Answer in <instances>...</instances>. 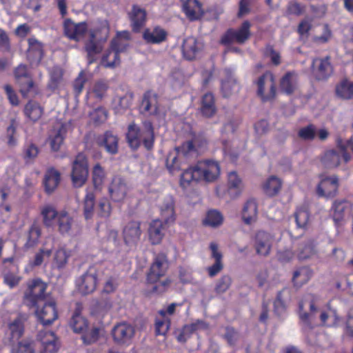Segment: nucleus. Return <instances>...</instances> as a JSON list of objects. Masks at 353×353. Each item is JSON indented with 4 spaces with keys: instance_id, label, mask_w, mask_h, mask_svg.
<instances>
[{
    "instance_id": "6e6552de",
    "label": "nucleus",
    "mask_w": 353,
    "mask_h": 353,
    "mask_svg": "<svg viewBox=\"0 0 353 353\" xmlns=\"http://www.w3.org/2000/svg\"><path fill=\"white\" fill-rule=\"evenodd\" d=\"M14 76L20 85V92L23 97L33 96L37 93L33 81L32 80L28 67L25 64H19L14 70Z\"/></svg>"
},
{
    "instance_id": "39448f33",
    "label": "nucleus",
    "mask_w": 353,
    "mask_h": 353,
    "mask_svg": "<svg viewBox=\"0 0 353 353\" xmlns=\"http://www.w3.org/2000/svg\"><path fill=\"white\" fill-rule=\"evenodd\" d=\"M99 272L95 266L88 269L76 279V287L82 294L92 293L97 288Z\"/></svg>"
},
{
    "instance_id": "c9c22d12",
    "label": "nucleus",
    "mask_w": 353,
    "mask_h": 353,
    "mask_svg": "<svg viewBox=\"0 0 353 353\" xmlns=\"http://www.w3.org/2000/svg\"><path fill=\"white\" fill-rule=\"evenodd\" d=\"M166 36V32L159 27L146 29L143 34L144 40L148 43H160L165 40Z\"/></svg>"
},
{
    "instance_id": "5701e85b",
    "label": "nucleus",
    "mask_w": 353,
    "mask_h": 353,
    "mask_svg": "<svg viewBox=\"0 0 353 353\" xmlns=\"http://www.w3.org/2000/svg\"><path fill=\"white\" fill-rule=\"evenodd\" d=\"M182 10L190 21L199 19L204 14L199 0H180Z\"/></svg>"
},
{
    "instance_id": "3c124183",
    "label": "nucleus",
    "mask_w": 353,
    "mask_h": 353,
    "mask_svg": "<svg viewBox=\"0 0 353 353\" xmlns=\"http://www.w3.org/2000/svg\"><path fill=\"white\" fill-rule=\"evenodd\" d=\"M70 327L76 333H82L88 327L87 321L78 312H75L70 323Z\"/></svg>"
},
{
    "instance_id": "8fccbe9b",
    "label": "nucleus",
    "mask_w": 353,
    "mask_h": 353,
    "mask_svg": "<svg viewBox=\"0 0 353 353\" xmlns=\"http://www.w3.org/2000/svg\"><path fill=\"white\" fill-rule=\"evenodd\" d=\"M95 196L93 192H88L83 202V214L86 220L90 219L94 215Z\"/></svg>"
},
{
    "instance_id": "412c9836",
    "label": "nucleus",
    "mask_w": 353,
    "mask_h": 353,
    "mask_svg": "<svg viewBox=\"0 0 353 353\" xmlns=\"http://www.w3.org/2000/svg\"><path fill=\"white\" fill-rule=\"evenodd\" d=\"M350 204L346 199L335 200L330 210V214L336 226L339 227L344 223L345 213L350 210Z\"/></svg>"
},
{
    "instance_id": "dca6fc26",
    "label": "nucleus",
    "mask_w": 353,
    "mask_h": 353,
    "mask_svg": "<svg viewBox=\"0 0 353 353\" xmlns=\"http://www.w3.org/2000/svg\"><path fill=\"white\" fill-rule=\"evenodd\" d=\"M159 208L161 219L165 223H172L176 219L175 201L172 195H165L161 199Z\"/></svg>"
},
{
    "instance_id": "6e6d98bb",
    "label": "nucleus",
    "mask_w": 353,
    "mask_h": 353,
    "mask_svg": "<svg viewBox=\"0 0 353 353\" xmlns=\"http://www.w3.org/2000/svg\"><path fill=\"white\" fill-rule=\"evenodd\" d=\"M105 172L104 169L99 164H96L92 170V182L96 189H100L105 181Z\"/></svg>"
},
{
    "instance_id": "6ab92c4d",
    "label": "nucleus",
    "mask_w": 353,
    "mask_h": 353,
    "mask_svg": "<svg viewBox=\"0 0 353 353\" xmlns=\"http://www.w3.org/2000/svg\"><path fill=\"white\" fill-rule=\"evenodd\" d=\"M112 334L116 343L128 344L134 335V328L128 323H119L113 327Z\"/></svg>"
},
{
    "instance_id": "4d7b16f0",
    "label": "nucleus",
    "mask_w": 353,
    "mask_h": 353,
    "mask_svg": "<svg viewBox=\"0 0 353 353\" xmlns=\"http://www.w3.org/2000/svg\"><path fill=\"white\" fill-rule=\"evenodd\" d=\"M336 145L343 153L344 163H347L350 160V155L347 151L350 149L353 152V138H350L347 140L339 139L336 141Z\"/></svg>"
},
{
    "instance_id": "864d4df0",
    "label": "nucleus",
    "mask_w": 353,
    "mask_h": 353,
    "mask_svg": "<svg viewBox=\"0 0 353 353\" xmlns=\"http://www.w3.org/2000/svg\"><path fill=\"white\" fill-rule=\"evenodd\" d=\"M97 35V31L96 30L90 31V40L86 43L85 48L88 55H96L99 54L102 48L98 45L94 39H96Z\"/></svg>"
},
{
    "instance_id": "a18cd8bd",
    "label": "nucleus",
    "mask_w": 353,
    "mask_h": 353,
    "mask_svg": "<svg viewBox=\"0 0 353 353\" xmlns=\"http://www.w3.org/2000/svg\"><path fill=\"white\" fill-rule=\"evenodd\" d=\"M312 274V272L309 268H301L294 272L292 282L296 287L299 288L310 280Z\"/></svg>"
},
{
    "instance_id": "37998d69",
    "label": "nucleus",
    "mask_w": 353,
    "mask_h": 353,
    "mask_svg": "<svg viewBox=\"0 0 353 353\" xmlns=\"http://www.w3.org/2000/svg\"><path fill=\"white\" fill-rule=\"evenodd\" d=\"M118 137L112 132H106L103 134L100 144L104 146L108 153L114 154L118 152Z\"/></svg>"
},
{
    "instance_id": "49530a36",
    "label": "nucleus",
    "mask_w": 353,
    "mask_h": 353,
    "mask_svg": "<svg viewBox=\"0 0 353 353\" xmlns=\"http://www.w3.org/2000/svg\"><path fill=\"white\" fill-rule=\"evenodd\" d=\"M281 181L275 176L269 177L263 184V190L266 194L272 196L276 195L281 188Z\"/></svg>"
},
{
    "instance_id": "f704fd0d",
    "label": "nucleus",
    "mask_w": 353,
    "mask_h": 353,
    "mask_svg": "<svg viewBox=\"0 0 353 353\" xmlns=\"http://www.w3.org/2000/svg\"><path fill=\"white\" fill-rule=\"evenodd\" d=\"M12 258H8L3 260L4 263H6L7 262L10 263V270L12 272L5 271L3 274V281L10 288H13L18 285L21 279V277L16 273L18 268L12 263Z\"/></svg>"
},
{
    "instance_id": "052dcab7",
    "label": "nucleus",
    "mask_w": 353,
    "mask_h": 353,
    "mask_svg": "<svg viewBox=\"0 0 353 353\" xmlns=\"http://www.w3.org/2000/svg\"><path fill=\"white\" fill-rule=\"evenodd\" d=\"M221 88L225 97L230 96L233 92L239 90V85L236 79L230 77L227 80L222 81Z\"/></svg>"
},
{
    "instance_id": "bf43d9fd",
    "label": "nucleus",
    "mask_w": 353,
    "mask_h": 353,
    "mask_svg": "<svg viewBox=\"0 0 353 353\" xmlns=\"http://www.w3.org/2000/svg\"><path fill=\"white\" fill-rule=\"evenodd\" d=\"M52 254L50 249L41 248L35 254L33 259L30 261V265L32 267L41 265L45 261L46 259H48Z\"/></svg>"
},
{
    "instance_id": "a211bd4d",
    "label": "nucleus",
    "mask_w": 353,
    "mask_h": 353,
    "mask_svg": "<svg viewBox=\"0 0 353 353\" xmlns=\"http://www.w3.org/2000/svg\"><path fill=\"white\" fill-rule=\"evenodd\" d=\"M130 188L125 180L120 176L113 178L109 185V193L111 199L115 202L123 201L128 192Z\"/></svg>"
},
{
    "instance_id": "4be33fe9",
    "label": "nucleus",
    "mask_w": 353,
    "mask_h": 353,
    "mask_svg": "<svg viewBox=\"0 0 353 353\" xmlns=\"http://www.w3.org/2000/svg\"><path fill=\"white\" fill-rule=\"evenodd\" d=\"M141 111L150 115L159 114L158 95L152 91H147L144 93L141 103Z\"/></svg>"
},
{
    "instance_id": "9d476101",
    "label": "nucleus",
    "mask_w": 353,
    "mask_h": 353,
    "mask_svg": "<svg viewBox=\"0 0 353 353\" xmlns=\"http://www.w3.org/2000/svg\"><path fill=\"white\" fill-rule=\"evenodd\" d=\"M168 257L164 253L158 254L154 259L150 270L147 274V281L156 283L161 277L165 275L168 269Z\"/></svg>"
},
{
    "instance_id": "4c0bfd02",
    "label": "nucleus",
    "mask_w": 353,
    "mask_h": 353,
    "mask_svg": "<svg viewBox=\"0 0 353 353\" xmlns=\"http://www.w3.org/2000/svg\"><path fill=\"white\" fill-rule=\"evenodd\" d=\"M297 74L294 72H288L281 80V89L287 94H291L297 88Z\"/></svg>"
},
{
    "instance_id": "f3484780",
    "label": "nucleus",
    "mask_w": 353,
    "mask_h": 353,
    "mask_svg": "<svg viewBox=\"0 0 353 353\" xmlns=\"http://www.w3.org/2000/svg\"><path fill=\"white\" fill-rule=\"evenodd\" d=\"M65 35L71 40L80 41L88 30V25L85 22L74 23L70 19H67L63 23Z\"/></svg>"
},
{
    "instance_id": "aec40b11",
    "label": "nucleus",
    "mask_w": 353,
    "mask_h": 353,
    "mask_svg": "<svg viewBox=\"0 0 353 353\" xmlns=\"http://www.w3.org/2000/svg\"><path fill=\"white\" fill-rule=\"evenodd\" d=\"M339 179L336 176L323 179L317 187L319 196L325 198H332L338 192Z\"/></svg>"
},
{
    "instance_id": "9b49d317",
    "label": "nucleus",
    "mask_w": 353,
    "mask_h": 353,
    "mask_svg": "<svg viewBox=\"0 0 353 353\" xmlns=\"http://www.w3.org/2000/svg\"><path fill=\"white\" fill-rule=\"evenodd\" d=\"M250 27L251 23L248 21H245L238 29H229L222 37L221 43L225 45L234 42L239 44L244 43L251 36Z\"/></svg>"
},
{
    "instance_id": "c85d7f7f",
    "label": "nucleus",
    "mask_w": 353,
    "mask_h": 353,
    "mask_svg": "<svg viewBox=\"0 0 353 353\" xmlns=\"http://www.w3.org/2000/svg\"><path fill=\"white\" fill-rule=\"evenodd\" d=\"M23 333V320L22 317L18 316L12 322L9 323L6 331V336L9 342L17 341Z\"/></svg>"
},
{
    "instance_id": "13d9d810",
    "label": "nucleus",
    "mask_w": 353,
    "mask_h": 353,
    "mask_svg": "<svg viewBox=\"0 0 353 353\" xmlns=\"http://www.w3.org/2000/svg\"><path fill=\"white\" fill-rule=\"evenodd\" d=\"M39 153V148L32 143H28L24 145L23 154L26 163L32 162Z\"/></svg>"
},
{
    "instance_id": "393cba45",
    "label": "nucleus",
    "mask_w": 353,
    "mask_h": 353,
    "mask_svg": "<svg viewBox=\"0 0 353 353\" xmlns=\"http://www.w3.org/2000/svg\"><path fill=\"white\" fill-rule=\"evenodd\" d=\"M343 161L344 162L343 153L338 147L337 149H330L325 151L321 159L323 167L329 169L338 167Z\"/></svg>"
},
{
    "instance_id": "20e7f679",
    "label": "nucleus",
    "mask_w": 353,
    "mask_h": 353,
    "mask_svg": "<svg viewBox=\"0 0 353 353\" xmlns=\"http://www.w3.org/2000/svg\"><path fill=\"white\" fill-rule=\"evenodd\" d=\"M319 297L312 294H305L299 302V318L309 328H311L310 323L319 311Z\"/></svg>"
},
{
    "instance_id": "f257e3e1",
    "label": "nucleus",
    "mask_w": 353,
    "mask_h": 353,
    "mask_svg": "<svg viewBox=\"0 0 353 353\" xmlns=\"http://www.w3.org/2000/svg\"><path fill=\"white\" fill-rule=\"evenodd\" d=\"M219 174L220 166L218 162L212 160L200 161L194 166L185 169L181 173L180 184L181 187L186 188L192 182H213L218 179Z\"/></svg>"
},
{
    "instance_id": "c756f323",
    "label": "nucleus",
    "mask_w": 353,
    "mask_h": 353,
    "mask_svg": "<svg viewBox=\"0 0 353 353\" xmlns=\"http://www.w3.org/2000/svg\"><path fill=\"white\" fill-rule=\"evenodd\" d=\"M61 179L59 171L52 168L48 169L44 176L43 185L45 190L48 194H51L54 191L59 184Z\"/></svg>"
},
{
    "instance_id": "e433bc0d",
    "label": "nucleus",
    "mask_w": 353,
    "mask_h": 353,
    "mask_svg": "<svg viewBox=\"0 0 353 353\" xmlns=\"http://www.w3.org/2000/svg\"><path fill=\"white\" fill-rule=\"evenodd\" d=\"M57 226L59 232L63 234H70L74 224L72 217L66 212L62 211L57 215Z\"/></svg>"
},
{
    "instance_id": "ea45409f",
    "label": "nucleus",
    "mask_w": 353,
    "mask_h": 353,
    "mask_svg": "<svg viewBox=\"0 0 353 353\" xmlns=\"http://www.w3.org/2000/svg\"><path fill=\"white\" fill-rule=\"evenodd\" d=\"M70 253L63 248L57 249L53 256L52 268L58 270H63L66 266Z\"/></svg>"
},
{
    "instance_id": "bb28decb",
    "label": "nucleus",
    "mask_w": 353,
    "mask_h": 353,
    "mask_svg": "<svg viewBox=\"0 0 353 353\" xmlns=\"http://www.w3.org/2000/svg\"><path fill=\"white\" fill-rule=\"evenodd\" d=\"M163 220L155 219L151 221L148 228L149 239L152 244H159L165 236V225Z\"/></svg>"
},
{
    "instance_id": "e2e57ef3",
    "label": "nucleus",
    "mask_w": 353,
    "mask_h": 353,
    "mask_svg": "<svg viewBox=\"0 0 353 353\" xmlns=\"http://www.w3.org/2000/svg\"><path fill=\"white\" fill-rule=\"evenodd\" d=\"M315 254L316 250L313 242L309 241L300 249L298 253V258L299 260H306L312 257Z\"/></svg>"
},
{
    "instance_id": "680f3d73",
    "label": "nucleus",
    "mask_w": 353,
    "mask_h": 353,
    "mask_svg": "<svg viewBox=\"0 0 353 353\" xmlns=\"http://www.w3.org/2000/svg\"><path fill=\"white\" fill-rule=\"evenodd\" d=\"M295 220L297 227L305 228L309 221V213L305 208H299L295 212Z\"/></svg>"
},
{
    "instance_id": "f8f14e48",
    "label": "nucleus",
    "mask_w": 353,
    "mask_h": 353,
    "mask_svg": "<svg viewBox=\"0 0 353 353\" xmlns=\"http://www.w3.org/2000/svg\"><path fill=\"white\" fill-rule=\"evenodd\" d=\"M257 94L263 101L272 99L276 94L275 83L272 74L266 72L257 81Z\"/></svg>"
},
{
    "instance_id": "2f4dec72",
    "label": "nucleus",
    "mask_w": 353,
    "mask_h": 353,
    "mask_svg": "<svg viewBox=\"0 0 353 353\" xmlns=\"http://www.w3.org/2000/svg\"><path fill=\"white\" fill-rule=\"evenodd\" d=\"M28 49L27 56L32 61H40L43 58V50L42 43L34 37L28 39Z\"/></svg>"
},
{
    "instance_id": "79ce46f5",
    "label": "nucleus",
    "mask_w": 353,
    "mask_h": 353,
    "mask_svg": "<svg viewBox=\"0 0 353 353\" xmlns=\"http://www.w3.org/2000/svg\"><path fill=\"white\" fill-rule=\"evenodd\" d=\"M23 112L30 120L37 121L41 117L43 109L38 103L30 101L25 105Z\"/></svg>"
},
{
    "instance_id": "c03bdc74",
    "label": "nucleus",
    "mask_w": 353,
    "mask_h": 353,
    "mask_svg": "<svg viewBox=\"0 0 353 353\" xmlns=\"http://www.w3.org/2000/svg\"><path fill=\"white\" fill-rule=\"evenodd\" d=\"M228 191L233 196H238L243 190L241 179L235 172H230L228 174Z\"/></svg>"
},
{
    "instance_id": "473e14b6",
    "label": "nucleus",
    "mask_w": 353,
    "mask_h": 353,
    "mask_svg": "<svg viewBox=\"0 0 353 353\" xmlns=\"http://www.w3.org/2000/svg\"><path fill=\"white\" fill-rule=\"evenodd\" d=\"M242 219L247 225L256 222L257 219V205L254 200H248L242 210Z\"/></svg>"
},
{
    "instance_id": "2eb2a0df",
    "label": "nucleus",
    "mask_w": 353,
    "mask_h": 353,
    "mask_svg": "<svg viewBox=\"0 0 353 353\" xmlns=\"http://www.w3.org/2000/svg\"><path fill=\"white\" fill-rule=\"evenodd\" d=\"M142 230L141 222L132 221L128 222L123 230V237L125 244L132 248H135L141 239Z\"/></svg>"
},
{
    "instance_id": "774afa93",
    "label": "nucleus",
    "mask_w": 353,
    "mask_h": 353,
    "mask_svg": "<svg viewBox=\"0 0 353 353\" xmlns=\"http://www.w3.org/2000/svg\"><path fill=\"white\" fill-rule=\"evenodd\" d=\"M316 128L313 125H308L306 127L302 128L298 132L299 137L305 141L313 140L316 136Z\"/></svg>"
},
{
    "instance_id": "7c9ffc66",
    "label": "nucleus",
    "mask_w": 353,
    "mask_h": 353,
    "mask_svg": "<svg viewBox=\"0 0 353 353\" xmlns=\"http://www.w3.org/2000/svg\"><path fill=\"white\" fill-rule=\"evenodd\" d=\"M200 111L201 114L207 118H210L216 114V108L214 97L212 93H206L202 97Z\"/></svg>"
},
{
    "instance_id": "69168bd1",
    "label": "nucleus",
    "mask_w": 353,
    "mask_h": 353,
    "mask_svg": "<svg viewBox=\"0 0 353 353\" xmlns=\"http://www.w3.org/2000/svg\"><path fill=\"white\" fill-rule=\"evenodd\" d=\"M232 284V278L229 275L222 276L216 282L214 290L217 294L225 292Z\"/></svg>"
},
{
    "instance_id": "b1692460",
    "label": "nucleus",
    "mask_w": 353,
    "mask_h": 353,
    "mask_svg": "<svg viewBox=\"0 0 353 353\" xmlns=\"http://www.w3.org/2000/svg\"><path fill=\"white\" fill-rule=\"evenodd\" d=\"M314 72L318 80H325L332 74V66L330 57L316 59L312 62Z\"/></svg>"
},
{
    "instance_id": "7ed1b4c3",
    "label": "nucleus",
    "mask_w": 353,
    "mask_h": 353,
    "mask_svg": "<svg viewBox=\"0 0 353 353\" xmlns=\"http://www.w3.org/2000/svg\"><path fill=\"white\" fill-rule=\"evenodd\" d=\"M47 284L39 279H34L28 283L27 289L24 292L23 301L29 307H38L47 299Z\"/></svg>"
},
{
    "instance_id": "423d86ee",
    "label": "nucleus",
    "mask_w": 353,
    "mask_h": 353,
    "mask_svg": "<svg viewBox=\"0 0 353 353\" xmlns=\"http://www.w3.org/2000/svg\"><path fill=\"white\" fill-rule=\"evenodd\" d=\"M88 177V164L86 157L79 153L72 163L71 179L76 188L83 186Z\"/></svg>"
},
{
    "instance_id": "1a4fd4ad",
    "label": "nucleus",
    "mask_w": 353,
    "mask_h": 353,
    "mask_svg": "<svg viewBox=\"0 0 353 353\" xmlns=\"http://www.w3.org/2000/svg\"><path fill=\"white\" fill-rule=\"evenodd\" d=\"M274 236L264 230L256 231L252 238L253 246L256 254L268 256L272 250Z\"/></svg>"
},
{
    "instance_id": "5fc2aeb1",
    "label": "nucleus",
    "mask_w": 353,
    "mask_h": 353,
    "mask_svg": "<svg viewBox=\"0 0 353 353\" xmlns=\"http://www.w3.org/2000/svg\"><path fill=\"white\" fill-rule=\"evenodd\" d=\"M223 217L221 213L217 210H210L203 221L204 224L213 228L218 227L222 224Z\"/></svg>"
},
{
    "instance_id": "58836bf2",
    "label": "nucleus",
    "mask_w": 353,
    "mask_h": 353,
    "mask_svg": "<svg viewBox=\"0 0 353 353\" xmlns=\"http://www.w3.org/2000/svg\"><path fill=\"white\" fill-rule=\"evenodd\" d=\"M65 128L63 126H60L57 129H54L48 138L51 149L57 152L60 150L61 146L63 143L65 136Z\"/></svg>"
},
{
    "instance_id": "f03ea898",
    "label": "nucleus",
    "mask_w": 353,
    "mask_h": 353,
    "mask_svg": "<svg viewBox=\"0 0 353 353\" xmlns=\"http://www.w3.org/2000/svg\"><path fill=\"white\" fill-rule=\"evenodd\" d=\"M126 139L129 146L134 150H137L141 143L148 150L153 148L154 133L152 123L145 121L140 128L135 123H131L128 128Z\"/></svg>"
},
{
    "instance_id": "a19ab883",
    "label": "nucleus",
    "mask_w": 353,
    "mask_h": 353,
    "mask_svg": "<svg viewBox=\"0 0 353 353\" xmlns=\"http://www.w3.org/2000/svg\"><path fill=\"white\" fill-rule=\"evenodd\" d=\"M41 234L40 225L37 223H33L28 231L25 248L29 249L36 246L39 243Z\"/></svg>"
},
{
    "instance_id": "0eeeda50",
    "label": "nucleus",
    "mask_w": 353,
    "mask_h": 353,
    "mask_svg": "<svg viewBox=\"0 0 353 353\" xmlns=\"http://www.w3.org/2000/svg\"><path fill=\"white\" fill-rule=\"evenodd\" d=\"M176 156L170 154L166 160V166L170 172L182 169L179 163V159L181 157L188 158L196 154V150L192 141H189L183 143L176 148Z\"/></svg>"
},
{
    "instance_id": "cd10ccee",
    "label": "nucleus",
    "mask_w": 353,
    "mask_h": 353,
    "mask_svg": "<svg viewBox=\"0 0 353 353\" xmlns=\"http://www.w3.org/2000/svg\"><path fill=\"white\" fill-rule=\"evenodd\" d=\"M37 339L41 343L44 352L49 353L57 352V340L52 332L41 330L37 334Z\"/></svg>"
},
{
    "instance_id": "ddd939ff",
    "label": "nucleus",
    "mask_w": 353,
    "mask_h": 353,
    "mask_svg": "<svg viewBox=\"0 0 353 353\" xmlns=\"http://www.w3.org/2000/svg\"><path fill=\"white\" fill-rule=\"evenodd\" d=\"M41 305V308L40 305L31 308L35 309V314L43 325H50L58 318L56 303L53 300H47Z\"/></svg>"
},
{
    "instance_id": "de8ad7c7",
    "label": "nucleus",
    "mask_w": 353,
    "mask_h": 353,
    "mask_svg": "<svg viewBox=\"0 0 353 353\" xmlns=\"http://www.w3.org/2000/svg\"><path fill=\"white\" fill-rule=\"evenodd\" d=\"M134 94L132 92L128 91L123 95H118L114 99L115 108L118 112L126 110L130 108L133 100Z\"/></svg>"
},
{
    "instance_id": "603ef678",
    "label": "nucleus",
    "mask_w": 353,
    "mask_h": 353,
    "mask_svg": "<svg viewBox=\"0 0 353 353\" xmlns=\"http://www.w3.org/2000/svg\"><path fill=\"white\" fill-rule=\"evenodd\" d=\"M59 213L55 208L50 205H44L41 209V215L45 225L50 227L52 225L53 221L55 218L57 219Z\"/></svg>"
},
{
    "instance_id": "0e129e2a",
    "label": "nucleus",
    "mask_w": 353,
    "mask_h": 353,
    "mask_svg": "<svg viewBox=\"0 0 353 353\" xmlns=\"http://www.w3.org/2000/svg\"><path fill=\"white\" fill-rule=\"evenodd\" d=\"M17 124L14 121H12L10 124L8 126L6 130V137L8 139L7 143L10 147H14L17 144Z\"/></svg>"
},
{
    "instance_id": "4468645a",
    "label": "nucleus",
    "mask_w": 353,
    "mask_h": 353,
    "mask_svg": "<svg viewBox=\"0 0 353 353\" xmlns=\"http://www.w3.org/2000/svg\"><path fill=\"white\" fill-rule=\"evenodd\" d=\"M128 45L120 38H116L111 42L110 50L103 57L102 63L105 68H114L119 63V53L125 50Z\"/></svg>"
},
{
    "instance_id": "a878e982",
    "label": "nucleus",
    "mask_w": 353,
    "mask_h": 353,
    "mask_svg": "<svg viewBox=\"0 0 353 353\" xmlns=\"http://www.w3.org/2000/svg\"><path fill=\"white\" fill-rule=\"evenodd\" d=\"M203 48V43L193 37L184 39L182 46L183 57L188 60L196 58L197 54Z\"/></svg>"
},
{
    "instance_id": "09e8293b",
    "label": "nucleus",
    "mask_w": 353,
    "mask_h": 353,
    "mask_svg": "<svg viewBox=\"0 0 353 353\" xmlns=\"http://www.w3.org/2000/svg\"><path fill=\"white\" fill-rule=\"evenodd\" d=\"M336 93L338 97L343 99L353 98V82L347 80L342 81L336 88Z\"/></svg>"
},
{
    "instance_id": "72a5a7b5",
    "label": "nucleus",
    "mask_w": 353,
    "mask_h": 353,
    "mask_svg": "<svg viewBox=\"0 0 353 353\" xmlns=\"http://www.w3.org/2000/svg\"><path fill=\"white\" fill-rule=\"evenodd\" d=\"M146 18V12L145 10L134 6L130 13V19L132 30L134 32H139L142 26H143Z\"/></svg>"
},
{
    "instance_id": "338daca9",
    "label": "nucleus",
    "mask_w": 353,
    "mask_h": 353,
    "mask_svg": "<svg viewBox=\"0 0 353 353\" xmlns=\"http://www.w3.org/2000/svg\"><path fill=\"white\" fill-rule=\"evenodd\" d=\"M108 88L109 85L107 81L99 80L94 83L92 92L96 97L102 99L105 95Z\"/></svg>"
}]
</instances>
